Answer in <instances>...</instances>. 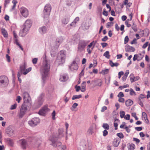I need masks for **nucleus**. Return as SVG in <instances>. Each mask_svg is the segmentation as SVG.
Wrapping results in <instances>:
<instances>
[{
    "mask_svg": "<svg viewBox=\"0 0 150 150\" xmlns=\"http://www.w3.org/2000/svg\"><path fill=\"white\" fill-rule=\"evenodd\" d=\"M50 68V62L46 58H44L43 59V64L40 69V72L42 76V79L44 83L48 76V72Z\"/></svg>",
    "mask_w": 150,
    "mask_h": 150,
    "instance_id": "1",
    "label": "nucleus"
},
{
    "mask_svg": "<svg viewBox=\"0 0 150 150\" xmlns=\"http://www.w3.org/2000/svg\"><path fill=\"white\" fill-rule=\"evenodd\" d=\"M32 25L31 21L30 20H27L23 26L22 30H20L19 35L21 37L25 36L28 33L30 28Z\"/></svg>",
    "mask_w": 150,
    "mask_h": 150,
    "instance_id": "2",
    "label": "nucleus"
},
{
    "mask_svg": "<svg viewBox=\"0 0 150 150\" xmlns=\"http://www.w3.org/2000/svg\"><path fill=\"white\" fill-rule=\"evenodd\" d=\"M51 9V6L50 4H46L45 7L43 17L44 22L46 24H47L49 22V16Z\"/></svg>",
    "mask_w": 150,
    "mask_h": 150,
    "instance_id": "3",
    "label": "nucleus"
},
{
    "mask_svg": "<svg viewBox=\"0 0 150 150\" xmlns=\"http://www.w3.org/2000/svg\"><path fill=\"white\" fill-rule=\"evenodd\" d=\"M65 54L64 51H61L58 54L56 60V64L59 65L64 63L65 61Z\"/></svg>",
    "mask_w": 150,
    "mask_h": 150,
    "instance_id": "4",
    "label": "nucleus"
},
{
    "mask_svg": "<svg viewBox=\"0 0 150 150\" xmlns=\"http://www.w3.org/2000/svg\"><path fill=\"white\" fill-rule=\"evenodd\" d=\"M30 106L31 104L30 103L25 102V103H23L21 107L20 112L19 114L18 117L19 118H21L23 117L27 110V107L28 106L29 107Z\"/></svg>",
    "mask_w": 150,
    "mask_h": 150,
    "instance_id": "5",
    "label": "nucleus"
},
{
    "mask_svg": "<svg viewBox=\"0 0 150 150\" xmlns=\"http://www.w3.org/2000/svg\"><path fill=\"white\" fill-rule=\"evenodd\" d=\"M58 132L59 134L57 137H54V136H52L50 138V140L52 143L51 144L54 146H57V145L55 144L56 140V139L57 138H60L62 137H64V131L63 129H59L58 130Z\"/></svg>",
    "mask_w": 150,
    "mask_h": 150,
    "instance_id": "6",
    "label": "nucleus"
},
{
    "mask_svg": "<svg viewBox=\"0 0 150 150\" xmlns=\"http://www.w3.org/2000/svg\"><path fill=\"white\" fill-rule=\"evenodd\" d=\"M89 42V41L85 40H80L78 45L77 51L79 52H81L83 51Z\"/></svg>",
    "mask_w": 150,
    "mask_h": 150,
    "instance_id": "7",
    "label": "nucleus"
},
{
    "mask_svg": "<svg viewBox=\"0 0 150 150\" xmlns=\"http://www.w3.org/2000/svg\"><path fill=\"white\" fill-rule=\"evenodd\" d=\"M9 81L7 77L4 76H0V86L1 87L6 86L8 84Z\"/></svg>",
    "mask_w": 150,
    "mask_h": 150,
    "instance_id": "8",
    "label": "nucleus"
},
{
    "mask_svg": "<svg viewBox=\"0 0 150 150\" xmlns=\"http://www.w3.org/2000/svg\"><path fill=\"white\" fill-rule=\"evenodd\" d=\"M40 120L37 117H34L31 120L28 121V123L30 125L34 127L37 125L40 122Z\"/></svg>",
    "mask_w": 150,
    "mask_h": 150,
    "instance_id": "9",
    "label": "nucleus"
},
{
    "mask_svg": "<svg viewBox=\"0 0 150 150\" xmlns=\"http://www.w3.org/2000/svg\"><path fill=\"white\" fill-rule=\"evenodd\" d=\"M43 95H41L38 98L37 101L34 103V105L35 106L36 108H39L42 105L43 101Z\"/></svg>",
    "mask_w": 150,
    "mask_h": 150,
    "instance_id": "10",
    "label": "nucleus"
},
{
    "mask_svg": "<svg viewBox=\"0 0 150 150\" xmlns=\"http://www.w3.org/2000/svg\"><path fill=\"white\" fill-rule=\"evenodd\" d=\"M49 109L48 108L47 105L44 106L39 112V114L40 115L45 116L46 113L49 111Z\"/></svg>",
    "mask_w": 150,
    "mask_h": 150,
    "instance_id": "11",
    "label": "nucleus"
},
{
    "mask_svg": "<svg viewBox=\"0 0 150 150\" xmlns=\"http://www.w3.org/2000/svg\"><path fill=\"white\" fill-rule=\"evenodd\" d=\"M6 133L9 137L13 136L15 133V130L11 127H8L6 130Z\"/></svg>",
    "mask_w": 150,
    "mask_h": 150,
    "instance_id": "12",
    "label": "nucleus"
},
{
    "mask_svg": "<svg viewBox=\"0 0 150 150\" xmlns=\"http://www.w3.org/2000/svg\"><path fill=\"white\" fill-rule=\"evenodd\" d=\"M20 11L21 15L25 17H27L28 15V9L24 7H22L20 9Z\"/></svg>",
    "mask_w": 150,
    "mask_h": 150,
    "instance_id": "13",
    "label": "nucleus"
},
{
    "mask_svg": "<svg viewBox=\"0 0 150 150\" xmlns=\"http://www.w3.org/2000/svg\"><path fill=\"white\" fill-rule=\"evenodd\" d=\"M69 67L71 71H73L74 70H77L78 67L77 64L75 61H74L70 66Z\"/></svg>",
    "mask_w": 150,
    "mask_h": 150,
    "instance_id": "14",
    "label": "nucleus"
},
{
    "mask_svg": "<svg viewBox=\"0 0 150 150\" xmlns=\"http://www.w3.org/2000/svg\"><path fill=\"white\" fill-rule=\"evenodd\" d=\"M125 50L127 52H134L135 51V49L133 47L127 45L125 46Z\"/></svg>",
    "mask_w": 150,
    "mask_h": 150,
    "instance_id": "15",
    "label": "nucleus"
},
{
    "mask_svg": "<svg viewBox=\"0 0 150 150\" xmlns=\"http://www.w3.org/2000/svg\"><path fill=\"white\" fill-rule=\"evenodd\" d=\"M47 28L46 26H43L40 28L39 29V32L41 34H43L46 33Z\"/></svg>",
    "mask_w": 150,
    "mask_h": 150,
    "instance_id": "16",
    "label": "nucleus"
},
{
    "mask_svg": "<svg viewBox=\"0 0 150 150\" xmlns=\"http://www.w3.org/2000/svg\"><path fill=\"white\" fill-rule=\"evenodd\" d=\"M62 40L63 39L62 37H59L56 39V45L55 47L56 48H57L59 47L60 44L62 42Z\"/></svg>",
    "mask_w": 150,
    "mask_h": 150,
    "instance_id": "17",
    "label": "nucleus"
},
{
    "mask_svg": "<svg viewBox=\"0 0 150 150\" xmlns=\"http://www.w3.org/2000/svg\"><path fill=\"white\" fill-rule=\"evenodd\" d=\"M26 68L25 64L21 66L20 70L18 71V73H20V74H22L25 71Z\"/></svg>",
    "mask_w": 150,
    "mask_h": 150,
    "instance_id": "18",
    "label": "nucleus"
},
{
    "mask_svg": "<svg viewBox=\"0 0 150 150\" xmlns=\"http://www.w3.org/2000/svg\"><path fill=\"white\" fill-rule=\"evenodd\" d=\"M142 117L144 119L145 122L147 123L149 122V120L147 118V116L146 112H143L142 113Z\"/></svg>",
    "mask_w": 150,
    "mask_h": 150,
    "instance_id": "19",
    "label": "nucleus"
},
{
    "mask_svg": "<svg viewBox=\"0 0 150 150\" xmlns=\"http://www.w3.org/2000/svg\"><path fill=\"white\" fill-rule=\"evenodd\" d=\"M1 31L2 34L4 38H6L8 37V35L7 32L4 28H2L1 29Z\"/></svg>",
    "mask_w": 150,
    "mask_h": 150,
    "instance_id": "20",
    "label": "nucleus"
},
{
    "mask_svg": "<svg viewBox=\"0 0 150 150\" xmlns=\"http://www.w3.org/2000/svg\"><path fill=\"white\" fill-rule=\"evenodd\" d=\"M21 144V147L23 149H25L26 148L27 146V142L26 140L24 139L22 140Z\"/></svg>",
    "mask_w": 150,
    "mask_h": 150,
    "instance_id": "21",
    "label": "nucleus"
},
{
    "mask_svg": "<svg viewBox=\"0 0 150 150\" xmlns=\"http://www.w3.org/2000/svg\"><path fill=\"white\" fill-rule=\"evenodd\" d=\"M67 75H62L60 76L59 80L61 81L64 82L67 80Z\"/></svg>",
    "mask_w": 150,
    "mask_h": 150,
    "instance_id": "22",
    "label": "nucleus"
},
{
    "mask_svg": "<svg viewBox=\"0 0 150 150\" xmlns=\"http://www.w3.org/2000/svg\"><path fill=\"white\" fill-rule=\"evenodd\" d=\"M125 105L127 106L131 105L133 103V101L130 99H128L125 101Z\"/></svg>",
    "mask_w": 150,
    "mask_h": 150,
    "instance_id": "23",
    "label": "nucleus"
},
{
    "mask_svg": "<svg viewBox=\"0 0 150 150\" xmlns=\"http://www.w3.org/2000/svg\"><path fill=\"white\" fill-rule=\"evenodd\" d=\"M129 73V71L128 70H127L124 76L122 78V80L125 81L126 80Z\"/></svg>",
    "mask_w": 150,
    "mask_h": 150,
    "instance_id": "24",
    "label": "nucleus"
},
{
    "mask_svg": "<svg viewBox=\"0 0 150 150\" xmlns=\"http://www.w3.org/2000/svg\"><path fill=\"white\" fill-rule=\"evenodd\" d=\"M109 64L112 67H113L114 66L117 67L119 64L117 63H114L111 60H110L109 62Z\"/></svg>",
    "mask_w": 150,
    "mask_h": 150,
    "instance_id": "25",
    "label": "nucleus"
},
{
    "mask_svg": "<svg viewBox=\"0 0 150 150\" xmlns=\"http://www.w3.org/2000/svg\"><path fill=\"white\" fill-rule=\"evenodd\" d=\"M7 142L8 144L11 146H12L13 144V140L10 138H8L7 139Z\"/></svg>",
    "mask_w": 150,
    "mask_h": 150,
    "instance_id": "26",
    "label": "nucleus"
},
{
    "mask_svg": "<svg viewBox=\"0 0 150 150\" xmlns=\"http://www.w3.org/2000/svg\"><path fill=\"white\" fill-rule=\"evenodd\" d=\"M69 21V18H64L62 21V22L63 24L65 25L67 24L68 23Z\"/></svg>",
    "mask_w": 150,
    "mask_h": 150,
    "instance_id": "27",
    "label": "nucleus"
},
{
    "mask_svg": "<svg viewBox=\"0 0 150 150\" xmlns=\"http://www.w3.org/2000/svg\"><path fill=\"white\" fill-rule=\"evenodd\" d=\"M28 96V93L27 92H25L23 95V98L24 100V102H28V103H30L29 102L28 99L26 100L25 97V96Z\"/></svg>",
    "mask_w": 150,
    "mask_h": 150,
    "instance_id": "28",
    "label": "nucleus"
},
{
    "mask_svg": "<svg viewBox=\"0 0 150 150\" xmlns=\"http://www.w3.org/2000/svg\"><path fill=\"white\" fill-rule=\"evenodd\" d=\"M78 106V104L77 103H74L72 106V107L71 108V110L73 111H76L75 110V108Z\"/></svg>",
    "mask_w": 150,
    "mask_h": 150,
    "instance_id": "29",
    "label": "nucleus"
},
{
    "mask_svg": "<svg viewBox=\"0 0 150 150\" xmlns=\"http://www.w3.org/2000/svg\"><path fill=\"white\" fill-rule=\"evenodd\" d=\"M103 56L107 59H109L110 57L109 52L108 51H106L103 54Z\"/></svg>",
    "mask_w": 150,
    "mask_h": 150,
    "instance_id": "30",
    "label": "nucleus"
},
{
    "mask_svg": "<svg viewBox=\"0 0 150 150\" xmlns=\"http://www.w3.org/2000/svg\"><path fill=\"white\" fill-rule=\"evenodd\" d=\"M119 144V142H118V140H115L113 143V145L114 146L116 147L118 146Z\"/></svg>",
    "mask_w": 150,
    "mask_h": 150,
    "instance_id": "31",
    "label": "nucleus"
},
{
    "mask_svg": "<svg viewBox=\"0 0 150 150\" xmlns=\"http://www.w3.org/2000/svg\"><path fill=\"white\" fill-rule=\"evenodd\" d=\"M93 132V128L92 127H90L88 131V133L89 135H92Z\"/></svg>",
    "mask_w": 150,
    "mask_h": 150,
    "instance_id": "32",
    "label": "nucleus"
},
{
    "mask_svg": "<svg viewBox=\"0 0 150 150\" xmlns=\"http://www.w3.org/2000/svg\"><path fill=\"white\" fill-rule=\"evenodd\" d=\"M82 97V96L81 95H74V96L72 97V100H74L76 99H79L81 98Z\"/></svg>",
    "mask_w": 150,
    "mask_h": 150,
    "instance_id": "33",
    "label": "nucleus"
},
{
    "mask_svg": "<svg viewBox=\"0 0 150 150\" xmlns=\"http://www.w3.org/2000/svg\"><path fill=\"white\" fill-rule=\"evenodd\" d=\"M103 127L105 130H108L109 129V125L107 123H103Z\"/></svg>",
    "mask_w": 150,
    "mask_h": 150,
    "instance_id": "34",
    "label": "nucleus"
},
{
    "mask_svg": "<svg viewBox=\"0 0 150 150\" xmlns=\"http://www.w3.org/2000/svg\"><path fill=\"white\" fill-rule=\"evenodd\" d=\"M115 121L114 123V126L115 127V129L116 130L117 129L118 124L117 122H116V121L118 120L117 118H115Z\"/></svg>",
    "mask_w": 150,
    "mask_h": 150,
    "instance_id": "35",
    "label": "nucleus"
},
{
    "mask_svg": "<svg viewBox=\"0 0 150 150\" xmlns=\"http://www.w3.org/2000/svg\"><path fill=\"white\" fill-rule=\"evenodd\" d=\"M129 91H130L129 93H130V95H131V96L136 95L135 92H134V90L130 88V89Z\"/></svg>",
    "mask_w": 150,
    "mask_h": 150,
    "instance_id": "36",
    "label": "nucleus"
},
{
    "mask_svg": "<svg viewBox=\"0 0 150 150\" xmlns=\"http://www.w3.org/2000/svg\"><path fill=\"white\" fill-rule=\"evenodd\" d=\"M135 145L133 144H130L128 148L129 150H133L134 149Z\"/></svg>",
    "mask_w": 150,
    "mask_h": 150,
    "instance_id": "37",
    "label": "nucleus"
},
{
    "mask_svg": "<svg viewBox=\"0 0 150 150\" xmlns=\"http://www.w3.org/2000/svg\"><path fill=\"white\" fill-rule=\"evenodd\" d=\"M120 116L121 118H123L124 117L125 114V112L124 111H121L120 112Z\"/></svg>",
    "mask_w": 150,
    "mask_h": 150,
    "instance_id": "38",
    "label": "nucleus"
},
{
    "mask_svg": "<svg viewBox=\"0 0 150 150\" xmlns=\"http://www.w3.org/2000/svg\"><path fill=\"white\" fill-rule=\"evenodd\" d=\"M31 70V68L30 67L28 68V69H26L25 71L23 73V74L24 75L26 74L28 72L30 71Z\"/></svg>",
    "mask_w": 150,
    "mask_h": 150,
    "instance_id": "39",
    "label": "nucleus"
},
{
    "mask_svg": "<svg viewBox=\"0 0 150 150\" xmlns=\"http://www.w3.org/2000/svg\"><path fill=\"white\" fill-rule=\"evenodd\" d=\"M17 104L16 103H15L14 105H12L10 108L11 110H14L15 109L17 106Z\"/></svg>",
    "mask_w": 150,
    "mask_h": 150,
    "instance_id": "40",
    "label": "nucleus"
},
{
    "mask_svg": "<svg viewBox=\"0 0 150 150\" xmlns=\"http://www.w3.org/2000/svg\"><path fill=\"white\" fill-rule=\"evenodd\" d=\"M117 135L120 139L123 138L124 137V135L121 132L117 133Z\"/></svg>",
    "mask_w": 150,
    "mask_h": 150,
    "instance_id": "41",
    "label": "nucleus"
},
{
    "mask_svg": "<svg viewBox=\"0 0 150 150\" xmlns=\"http://www.w3.org/2000/svg\"><path fill=\"white\" fill-rule=\"evenodd\" d=\"M113 23L112 22H108L107 23L106 26L107 28H109L113 25Z\"/></svg>",
    "mask_w": 150,
    "mask_h": 150,
    "instance_id": "42",
    "label": "nucleus"
},
{
    "mask_svg": "<svg viewBox=\"0 0 150 150\" xmlns=\"http://www.w3.org/2000/svg\"><path fill=\"white\" fill-rule=\"evenodd\" d=\"M132 29L135 32H136L137 31V28H136V25L134 24V23H133V25L132 26Z\"/></svg>",
    "mask_w": 150,
    "mask_h": 150,
    "instance_id": "43",
    "label": "nucleus"
},
{
    "mask_svg": "<svg viewBox=\"0 0 150 150\" xmlns=\"http://www.w3.org/2000/svg\"><path fill=\"white\" fill-rule=\"evenodd\" d=\"M134 75L133 74H130V75L129 76V77H130V81H131V83H132V80H134Z\"/></svg>",
    "mask_w": 150,
    "mask_h": 150,
    "instance_id": "44",
    "label": "nucleus"
},
{
    "mask_svg": "<svg viewBox=\"0 0 150 150\" xmlns=\"http://www.w3.org/2000/svg\"><path fill=\"white\" fill-rule=\"evenodd\" d=\"M20 73H18L17 74V76H18V80L19 81L20 83L21 82V79L20 78V76L21 74Z\"/></svg>",
    "mask_w": 150,
    "mask_h": 150,
    "instance_id": "45",
    "label": "nucleus"
},
{
    "mask_svg": "<svg viewBox=\"0 0 150 150\" xmlns=\"http://www.w3.org/2000/svg\"><path fill=\"white\" fill-rule=\"evenodd\" d=\"M84 69H83L81 71V72L79 74V80H80V79L81 77L83 76L84 75Z\"/></svg>",
    "mask_w": 150,
    "mask_h": 150,
    "instance_id": "46",
    "label": "nucleus"
},
{
    "mask_svg": "<svg viewBox=\"0 0 150 150\" xmlns=\"http://www.w3.org/2000/svg\"><path fill=\"white\" fill-rule=\"evenodd\" d=\"M10 1L11 0H5L4 4L5 7H6V5L10 3Z\"/></svg>",
    "mask_w": 150,
    "mask_h": 150,
    "instance_id": "47",
    "label": "nucleus"
},
{
    "mask_svg": "<svg viewBox=\"0 0 150 150\" xmlns=\"http://www.w3.org/2000/svg\"><path fill=\"white\" fill-rule=\"evenodd\" d=\"M129 38L127 36H126L124 40V43L125 44H127L128 42L129 41Z\"/></svg>",
    "mask_w": 150,
    "mask_h": 150,
    "instance_id": "48",
    "label": "nucleus"
},
{
    "mask_svg": "<svg viewBox=\"0 0 150 150\" xmlns=\"http://www.w3.org/2000/svg\"><path fill=\"white\" fill-rule=\"evenodd\" d=\"M124 96L123 93L122 92H120L117 95V97L119 98H121L123 97Z\"/></svg>",
    "mask_w": 150,
    "mask_h": 150,
    "instance_id": "49",
    "label": "nucleus"
},
{
    "mask_svg": "<svg viewBox=\"0 0 150 150\" xmlns=\"http://www.w3.org/2000/svg\"><path fill=\"white\" fill-rule=\"evenodd\" d=\"M138 103L142 107L143 106V104L142 102V101L141 100V99L140 98H139V100L138 101Z\"/></svg>",
    "mask_w": 150,
    "mask_h": 150,
    "instance_id": "50",
    "label": "nucleus"
},
{
    "mask_svg": "<svg viewBox=\"0 0 150 150\" xmlns=\"http://www.w3.org/2000/svg\"><path fill=\"white\" fill-rule=\"evenodd\" d=\"M38 58H34L32 60V62L33 64H36L38 61Z\"/></svg>",
    "mask_w": 150,
    "mask_h": 150,
    "instance_id": "51",
    "label": "nucleus"
},
{
    "mask_svg": "<svg viewBox=\"0 0 150 150\" xmlns=\"http://www.w3.org/2000/svg\"><path fill=\"white\" fill-rule=\"evenodd\" d=\"M108 134V132L106 130H104L103 132V135L104 136H106Z\"/></svg>",
    "mask_w": 150,
    "mask_h": 150,
    "instance_id": "52",
    "label": "nucleus"
},
{
    "mask_svg": "<svg viewBox=\"0 0 150 150\" xmlns=\"http://www.w3.org/2000/svg\"><path fill=\"white\" fill-rule=\"evenodd\" d=\"M103 15L107 16L108 15V12L105 11V9H104L103 12Z\"/></svg>",
    "mask_w": 150,
    "mask_h": 150,
    "instance_id": "53",
    "label": "nucleus"
},
{
    "mask_svg": "<svg viewBox=\"0 0 150 150\" xmlns=\"http://www.w3.org/2000/svg\"><path fill=\"white\" fill-rule=\"evenodd\" d=\"M130 115L129 114H127L126 115L125 117H124V118L127 120H129L130 119Z\"/></svg>",
    "mask_w": 150,
    "mask_h": 150,
    "instance_id": "54",
    "label": "nucleus"
},
{
    "mask_svg": "<svg viewBox=\"0 0 150 150\" xmlns=\"http://www.w3.org/2000/svg\"><path fill=\"white\" fill-rule=\"evenodd\" d=\"M55 112L54 110L53 111V112L52 113V118L53 120L55 119Z\"/></svg>",
    "mask_w": 150,
    "mask_h": 150,
    "instance_id": "55",
    "label": "nucleus"
},
{
    "mask_svg": "<svg viewBox=\"0 0 150 150\" xmlns=\"http://www.w3.org/2000/svg\"><path fill=\"white\" fill-rule=\"evenodd\" d=\"M109 71V69H106L104 70H103L102 71V73H103L104 74H107L108 73Z\"/></svg>",
    "mask_w": 150,
    "mask_h": 150,
    "instance_id": "56",
    "label": "nucleus"
},
{
    "mask_svg": "<svg viewBox=\"0 0 150 150\" xmlns=\"http://www.w3.org/2000/svg\"><path fill=\"white\" fill-rule=\"evenodd\" d=\"M21 99V97L20 96H18L17 97V99H16V101H17L18 103H19L20 102Z\"/></svg>",
    "mask_w": 150,
    "mask_h": 150,
    "instance_id": "57",
    "label": "nucleus"
},
{
    "mask_svg": "<svg viewBox=\"0 0 150 150\" xmlns=\"http://www.w3.org/2000/svg\"><path fill=\"white\" fill-rule=\"evenodd\" d=\"M90 48H91L87 47V51L88 54H90L91 52V51L93 50H92V48H91V49Z\"/></svg>",
    "mask_w": 150,
    "mask_h": 150,
    "instance_id": "58",
    "label": "nucleus"
},
{
    "mask_svg": "<svg viewBox=\"0 0 150 150\" xmlns=\"http://www.w3.org/2000/svg\"><path fill=\"white\" fill-rule=\"evenodd\" d=\"M101 44L103 48L106 47L108 45V44L107 43L105 42L102 43Z\"/></svg>",
    "mask_w": 150,
    "mask_h": 150,
    "instance_id": "59",
    "label": "nucleus"
},
{
    "mask_svg": "<svg viewBox=\"0 0 150 150\" xmlns=\"http://www.w3.org/2000/svg\"><path fill=\"white\" fill-rule=\"evenodd\" d=\"M107 109V107L105 106H104L102 107L101 111L102 112H103L105 110H106Z\"/></svg>",
    "mask_w": 150,
    "mask_h": 150,
    "instance_id": "60",
    "label": "nucleus"
},
{
    "mask_svg": "<svg viewBox=\"0 0 150 150\" xmlns=\"http://www.w3.org/2000/svg\"><path fill=\"white\" fill-rule=\"evenodd\" d=\"M6 58L7 59V61L8 62H10L11 61L10 57L8 55V54H6Z\"/></svg>",
    "mask_w": 150,
    "mask_h": 150,
    "instance_id": "61",
    "label": "nucleus"
},
{
    "mask_svg": "<svg viewBox=\"0 0 150 150\" xmlns=\"http://www.w3.org/2000/svg\"><path fill=\"white\" fill-rule=\"evenodd\" d=\"M118 101L120 102L124 103L125 100L123 98H120L118 99Z\"/></svg>",
    "mask_w": 150,
    "mask_h": 150,
    "instance_id": "62",
    "label": "nucleus"
},
{
    "mask_svg": "<svg viewBox=\"0 0 150 150\" xmlns=\"http://www.w3.org/2000/svg\"><path fill=\"white\" fill-rule=\"evenodd\" d=\"M137 39L134 38L133 40L131 42V44H133L135 43H137Z\"/></svg>",
    "mask_w": 150,
    "mask_h": 150,
    "instance_id": "63",
    "label": "nucleus"
},
{
    "mask_svg": "<svg viewBox=\"0 0 150 150\" xmlns=\"http://www.w3.org/2000/svg\"><path fill=\"white\" fill-rule=\"evenodd\" d=\"M138 57V55L137 54H135L134 55V57L133 58V60L134 61H135L137 59Z\"/></svg>",
    "mask_w": 150,
    "mask_h": 150,
    "instance_id": "64",
    "label": "nucleus"
}]
</instances>
